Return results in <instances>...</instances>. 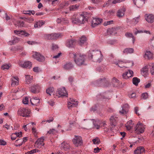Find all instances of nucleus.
Instances as JSON below:
<instances>
[{
	"label": "nucleus",
	"mask_w": 154,
	"mask_h": 154,
	"mask_svg": "<svg viewBox=\"0 0 154 154\" xmlns=\"http://www.w3.org/2000/svg\"><path fill=\"white\" fill-rule=\"evenodd\" d=\"M56 21L57 23H60L62 24H66L69 23L68 19L64 18L62 17L57 18L56 20Z\"/></svg>",
	"instance_id": "nucleus-14"
},
{
	"label": "nucleus",
	"mask_w": 154,
	"mask_h": 154,
	"mask_svg": "<svg viewBox=\"0 0 154 154\" xmlns=\"http://www.w3.org/2000/svg\"><path fill=\"white\" fill-rule=\"evenodd\" d=\"M16 27H24V22L21 20H18L14 23Z\"/></svg>",
	"instance_id": "nucleus-31"
},
{
	"label": "nucleus",
	"mask_w": 154,
	"mask_h": 154,
	"mask_svg": "<svg viewBox=\"0 0 154 154\" xmlns=\"http://www.w3.org/2000/svg\"><path fill=\"white\" fill-rule=\"evenodd\" d=\"M110 0H109L108 2H106L103 5L102 7H106L108 6L109 5H110L111 3L110 2Z\"/></svg>",
	"instance_id": "nucleus-52"
},
{
	"label": "nucleus",
	"mask_w": 154,
	"mask_h": 154,
	"mask_svg": "<svg viewBox=\"0 0 154 154\" xmlns=\"http://www.w3.org/2000/svg\"><path fill=\"white\" fill-rule=\"evenodd\" d=\"M22 102L24 104H28L29 102L28 98L27 97H25L23 99Z\"/></svg>",
	"instance_id": "nucleus-51"
},
{
	"label": "nucleus",
	"mask_w": 154,
	"mask_h": 154,
	"mask_svg": "<svg viewBox=\"0 0 154 154\" xmlns=\"http://www.w3.org/2000/svg\"><path fill=\"white\" fill-rule=\"evenodd\" d=\"M98 120H94L93 122L94 128H96L97 129H99L100 128V125H99L97 122H98Z\"/></svg>",
	"instance_id": "nucleus-47"
},
{
	"label": "nucleus",
	"mask_w": 154,
	"mask_h": 154,
	"mask_svg": "<svg viewBox=\"0 0 154 154\" xmlns=\"http://www.w3.org/2000/svg\"><path fill=\"white\" fill-rule=\"evenodd\" d=\"M78 104L77 101H75L73 98H69L68 102L67 107L69 109H70L72 107H76Z\"/></svg>",
	"instance_id": "nucleus-7"
},
{
	"label": "nucleus",
	"mask_w": 154,
	"mask_h": 154,
	"mask_svg": "<svg viewBox=\"0 0 154 154\" xmlns=\"http://www.w3.org/2000/svg\"><path fill=\"white\" fill-rule=\"evenodd\" d=\"M40 89V87L37 84L34 85L31 88V91L33 93L38 92Z\"/></svg>",
	"instance_id": "nucleus-22"
},
{
	"label": "nucleus",
	"mask_w": 154,
	"mask_h": 154,
	"mask_svg": "<svg viewBox=\"0 0 154 154\" xmlns=\"http://www.w3.org/2000/svg\"><path fill=\"white\" fill-rule=\"evenodd\" d=\"M88 57L92 61L100 63L103 59V56L101 52L98 50L89 51L88 52Z\"/></svg>",
	"instance_id": "nucleus-2"
},
{
	"label": "nucleus",
	"mask_w": 154,
	"mask_h": 154,
	"mask_svg": "<svg viewBox=\"0 0 154 154\" xmlns=\"http://www.w3.org/2000/svg\"><path fill=\"white\" fill-rule=\"evenodd\" d=\"M44 140V137H42L38 139L35 142V144L37 145H42L44 146V143H43Z\"/></svg>",
	"instance_id": "nucleus-29"
},
{
	"label": "nucleus",
	"mask_w": 154,
	"mask_h": 154,
	"mask_svg": "<svg viewBox=\"0 0 154 154\" xmlns=\"http://www.w3.org/2000/svg\"><path fill=\"white\" fill-rule=\"evenodd\" d=\"M149 68V65L143 68L141 70V73L143 76H146L148 74V69Z\"/></svg>",
	"instance_id": "nucleus-26"
},
{
	"label": "nucleus",
	"mask_w": 154,
	"mask_h": 154,
	"mask_svg": "<svg viewBox=\"0 0 154 154\" xmlns=\"http://www.w3.org/2000/svg\"><path fill=\"white\" fill-rule=\"evenodd\" d=\"M58 48V46L55 44H53L52 45V49L53 51L57 50Z\"/></svg>",
	"instance_id": "nucleus-54"
},
{
	"label": "nucleus",
	"mask_w": 154,
	"mask_h": 154,
	"mask_svg": "<svg viewBox=\"0 0 154 154\" xmlns=\"http://www.w3.org/2000/svg\"><path fill=\"white\" fill-rule=\"evenodd\" d=\"M30 111V110L26 108H21L17 112L18 115L23 117H28L29 116Z\"/></svg>",
	"instance_id": "nucleus-4"
},
{
	"label": "nucleus",
	"mask_w": 154,
	"mask_h": 154,
	"mask_svg": "<svg viewBox=\"0 0 154 154\" xmlns=\"http://www.w3.org/2000/svg\"><path fill=\"white\" fill-rule=\"evenodd\" d=\"M146 20L149 23H152L154 21V15L152 14H147L145 17Z\"/></svg>",
	"instance_id": "nucleus-15"
},
{
	"label": "nucleus",
	"mask_w": 154,
	"mask_h": 154,
	"mask_svg": "<svg viewBox=\"0 0 154 154\" xmlns=\"http://www.w3.org/2000/svg\"><path fill=\"white\" fill-rule=\"evenodd\" d=\"M125 11V8L123 7L122 8L118 10L116 14L117 16L119 18L122 17L124 15V12Z\"/></svg>",
	"instance_id": "nucleus-20"
},
{
	"label": "nucleus",
	"mask_w": 154,
	"mask_h": 154,
	"mask_svg": "<svg viewBox=\"0 0 154 154\" xmlns=\"http://www.w3.org/2000/svg\"><path fill=\"white\" fill-rule=\"evenodd\" d=\"M93 143L95 144H98L100 143V140L98 137H96L92 140Z\"/></svg>",
	"instance_id": "nucleus-49"
},
{
	"label": "nucleus",
	"mask_w": 154,
	"mask_h": 154,
	"mask_svg": "<svg viewBox=\"0 0 154 154\" xmlns=\"http://www.w3.org/2000/svg\"><path fill=\"white\" fill-rule=\"evenodd\" d=\"M142 97L144 99H147L148 97V94L146 93H145L142 94Z\"/></svg>",
	"instance_id": "nucleus-53"
},
{
	"label": "nucleus",
	"mask_w": 154,
	"mask_h": 154,
	"mask_svg": "<svg viewBox=\"0 0 154 154\" xmlns=\"http://www.w3.org/2000/svg\"><path fill=\"white\" fill-rule=\"evenodd\" d=\"M14 32L15 34L19 36L24 35L25 36H28L29 35V34L22 30H14Z\"/></svg>",
	"instance_id": "nucleus-24"
},
{
	"label": "nucleus",
	"mask_w": 154,
	"mask_h": 154,
	"mask_svg": "<svg viewBox=\"0 0 154 154\" xmlns=\"http://www.w3.org/2000/svg\"><path fill=\"white\" fill-rule=\"evenodd\" d=\"M140 16L137 17L133 18L131 21L133 25H136L137 24L140 20Z\"/></svg>",
	"instance_id": "nucleus-43"
},
{
	"label": "nucleus",
	"mask_w": 154,
	"mask_h": 154,
	"mask_svg": "<svg viewBox=\"0 0 154 154\" xmlns=\"http://www.w3.org/2000/svg\"><path fill=\"white\" fill-rule=\"evenodd\" d=\"M112 22H113V21H112V20L106 21L104 23V26H106L108 25H109L111 24H112Z\"/></svg>",
	"instance_id": "nucleus-56"
},
{
	"label": "nucleus",
	"mask_w": 154,
	"mask_h": 154,
	"mask_svg": "<svg viewBox=\"0 0 154 154\" xmlns=\"http://www.w3.org/2000/svg\"><path fill=\"white\" fill-rule=\"evenodd\" d=\"M145 152V149L143 146L137 147L134 151L135 154H141Z\"/></svg>",
	"instance_id": "nucleus-25"
},
{
	"label": "nucleus",
	"mask_w": 154,
	"mask_h": 154,
	"mask_svg": "<svg viewBox=\"0 0 154 154\" xmlns=\"http://www.w3.org/2000/svg\"><path fill=\"white\" fill-rule=\"evenodd\" d=\"M11 66L10 64H4L2 66V69L3 70L8 69Z\"/></svg>",
	"instance_id": "nucleus-48"
},
{
	"label": "nucleus",
	"mask_w": 154,
	"mask_h": 154,
	"mask_svg": "<svg viewBox=\"0 0 154 154\" xmlns=\"http://www.w3.org/2000/svg\"><path fill=\"white\" fill-rule=\"evenodd\" d=\"M52 39H56L62 36L61 34L58 33H52L51 34Z\"/></svg>",
	"instance_id": "nucleus-33"
},
{
	"label": "nucleus",
	"mask_w": 154,
	"mask_h": 154,
	"mask_svg": "<svg viewBox=\"0 0 154 154\" xmlns=\"http://www.w3.org/2000/svg\"><path fill=\"white\" fill-rule=\"evenodd\" d=\"M14 134H15L17 137H21L22 136V133L21 132L20 133H15Z\"/></svg>",
	"instance_id": "nucleus-63"
},
{
	"label": "nucleus",
	"mask_w": 154,
	"mask_h": 154,
	"mask_svg": "<svg viewBox=\"0 0 154 154\" xmlns=\"http://www.w3.org/2000/svg\"><path fill=\"white\" fill-rule=\"evenodd\" d=\"M144 57L146 59L150 60L152 58L153 54L150 51H146L144 56Z\"/></svg>",
	"instance_id": "nucleus-23"
},
{
	"label": "nucleus",
	"mask_w": 154,
	"mask_h": 154,
	"mask_svg": "<svg viewBox=\"0 0 154 154\" xmlns=\"http://www.w3.org/2000/svg\"><path fill=\"white\" fill-rule=\"evenodd\" d=\"M136 94L135 93H132L131 94L129 95V97L130 98H134L136 97Z\"/></svg>",
	"instance_id": "nucleus-57"
},
{
	"label": "nucleus",
	"mask_w": 154,
	"mask_h": 154,
	"mask_svg": "<svg viewBox=\"0 0 154 154\" xmlns=\"http://www.w3.org/2000/svg\"><path fill=\"white\" fill-rule=\"evenodd\" d=\"M133 2L138 8H140L144 3V0H134Z\"/></svg>",
	"instance_id": "nucleus-18"
},
{
	"label": "nucleus",
	"mask_w": 154,
	"mask_h": 154,
	"mask_svg": "<svg viewBox=\"0 0 154 154\" xmlns=\"http://www.w3.org/2000/svg\"><path fill=\"white\" fill-rule=\"evenodd\" d=\"M113 63H115L117 65H118L119 67L121 68L125 67L123 65H122V64H124L125 63L124 61L119 60L118 62L117 61V62H115V61H114Z\"/></svg>",
	"instance_id": "nucleus-39"
},
{
	"label": "nucleus",
	"mask_w": 154,
	"mask_h": 154,
	"mask_svg": "<svg viewBox=\"0 0 154 154\" xmlns=\"http://www.w3.org/2000/svg\"><path fill=\"white\" fill-rule=\"evenodd\" d=\"M69 145L67 143L64 142L62 143L61 144V148L63 149L64 150H66L69 148Z\"/></svg>",
	"instance_id": "nucleus-27"
},
{
	"label": "nucleus",
	"mask_w": 154,
	"mask_h": 154,
	"mask_svg": "<svg viewBox=\"0 0 154 154\" xmlns=\"http://www.w3.org/2000/svg\"><path fill=\"white\" fill-rule=\"evenodd\" d=\"M134 50L133 48H128L125 49L123 51L124 53L128 54V53H132L133 52Z\"/></svg>",
	"instance_id": "nucleus-38"
},
{
	"label": "nucleus",
	"mask_w": 154,
	"mask_h": 154,
	"mask_svg": "<svg viewBox=\"0 0 154 154\" xmlns=\"http://www.w3.org/2000/svg\"><path fill=\"white\" fill-rule=\"evenodd\" d=\"M54 91V89L53 87H50L46 89V93L49 95L51 96Z\"/></svg>",
	"instance_id": "nucleus-42"
},
{
	"label": "nucleus",
	"mask_w": 154,
	"mask_h": 154,
	"mask_svg": "<svg viewBox=\"0 0 154 154\" xmlns=\"http://www.w3.org/2000/svg\"><path fill=\"white\" fill-rule=\"evenodd\" d=\"M19 41V39L17 37H14L13 40H12V42L10 41L8 42L9 44L12 45V44H14L15 43H16Z\"/></svg>",
	"instance_id": "nucleus-44"
},
{
	"label": "nucleus",
	"mask_w": 154,
	"mask_h": 154,
	"mask_svg": "<svg viewBox=\"0 0 154 154\" xmlns=\"http://www.w3.org/2000/svg\"><path fill=\"white\" fill-rule=\"evenodd\" d=\"M87 13L85 12L79 13L77 15H74L72 18V23L79 24L84 23L87 20Z\"/></svg>",
	"instance_id": "nucleus-3"
},
{
	"label": "nucleus",
	"mask_w": 154,
	"mask_h": 154,
	"mask_svg": "<svg viewBox=\"0 0 154 154\" xmlns=\"http://www.w3.org/2000/svg\"><path fill=\"white\" fill-rule=\"evenodd\" d=\"M30 102L32 105L37 106L39 105L40 100L38 97H34L31 100Z\"/></svg>",
	"instance_id": "nucleus-16"
},
{
	"label": "nucleus",
	"mask_w": 154,
	"mask_h": 154,
	"mask_svg": "<svg viewBox=\"0 0 154 154\" xmlns=\"http://www.w3.org/2000/svg\"><path fill=\"white\" fill-rule=\"evenodd\" d=\"M73 142L75 145L77 146L81 145L82 144V137L79 136H75Z\"/></svg>",
	"instance_id": "nucleus-8"
},
{
	"label": "nucleus",
	"mask_w": 154,
	"mask_h": 154,
	"mask_svg": "<svg viewBox=\"0 0 154 154\" xmlns=\"http://www.w3.org/2000/svg\"><path fill=\"white\" fill-rule=\"evenodd\" d=\"M48 103L49 104L52 106H54L55 105V103L52 100H50L48 101Z\"/></svg>",
	"instance_id": "nucleus-58"
},
{
	"label": "nucleus",
	"mask_w": 154,
	"mask_h": 154,
	"mask_svg": "<svg viewBox=\"0 0 154 154\" xmlns=\"http://www.w3.org/2000/svg\"><path fill=\"white\" fill-rule=\"evenodd\" d=\"M140 82V79L138 78L137 77H134L132 79V82L133 84L137 86L138 85V83Z\"/></svg>",
	"instance_id": "nucleus-41"
},
{
	"label": "nucleus",
	"mask_w": 154,
	"mask_h": 154,
	"mask_svg": "<svg viewBox=\"0 0 154 154\" xmlns=\"http://www.w3.org/2000/svg\"><path fill=\"white\" fill-rule=\"evenodd\" d=\"M44 24V22L42 21H39L37 22L35 24L34 26L35 28H39Z\"/></svg>",
	"instance_id": "nucleus-35"
},
{
	"label": "nucleus",
	"mask_w": 154,
	"mask_h": 154,
	"mask_svg": "<svg viewBox=\"0 0 154 154\" xmlns=\"http://www.w3.org/2000/svg\"><path fill=\"white\" fill-rule=\"evenodd\" d=\"M57 132L54 129H50L47 132V134H55Z\"/></svg>",
	"instance_id": "nucleus-55"
},
{
	"label": "nucleus",
	"mask_w": 154,
	"mask_h": 154,
	"mask_svg": "<svg viewBox=\"0 0 154 154\" xmlns=\"http://www.w3.org/2000/svg\"><path fill=\"white\" fill-rule=\"evenodd\" d=\"M33 57L38 61L43 62L45 60V57L38 52H35L33 55Z\"/></svg>",
	"instance_id": "nucleus-9"
},
{
	"label": "nucleus",
	"mask_w": 154,
	"mask_h": 154,
	"mask_svg": "<svg viewBox=\"0 0 154 154\" xmlns=\"http://www.w3.org/2000/svg\"><path fill=\"white\" fill-rule=\"evenodd\" d=\"M93 3L94 4H98L102 2L103 0H91Z\"/></svg>",
	"instance_id": "nucleus-59"
},
{
	"label": "nucleus",
	"mask_w": 154,
	"mask_h": 154,
	"mask_svg": "<svg viewBox=\"0 0 154 154\" xmlns=\"http://www.w3.org/2000/svg\"><path fill=\"white\" fill-rule=\"evenodd\" d=\"M76 45V41L74 40L68 39L66 42V46L69 48H73Z\"/></svg>",
	"instance_id": "nucleus-10"
},
{
	"label": "nucleus",
	"mask_w": 154,
	"mask_h": 154,
	"mask_svg": "<svg viewBox=\"0 0 154 154\" xmlns=\"http://www.w3.org/2000/svg\"><path fill=\"white\" fill-rule=\"evenodd\" d=\"M69 56L70 58L74 59L75 63L77 65L81 66L85 64V55L71 52L69 54Z\"/></svg>",
	"instance_id": "nucleus-1"
},
{
	"label": "nucleus",
	"mask_w": 154,
	"mask_h": 154,
	"mask_svg": "<svg viewBox=\"0 0 154 154\" xmlns=\"http://www.w3.org/2000/svg\"><path fill=\"white\" fill-rule=\"evenodd\" d=\"M26 82L27 84H30L32 81V76L29 75H25Z\"/></svg>",
	"instance_id": "nucleus-34"
},
{
	"label": "nucleus",
	"mask_w": 154,
	"mask_h": 154,
	"mask_svg": "<svg viewBox=\"0 0 154 154\" xmlns=\"http://www.w3.org/2000/svg\"><path fill=\"white\" fill-rule=\"evenodd\" d=\"M128 104H125L122 106L121 110L119 111V113L122 114H125L128 112Z\"/></svg>",
	"instance_id": "nucleus-17"
},
{
	"label": "nucleus",
	"mask_w": 154,
	"mask_h": 154,
	"mask_svg": "<svg viewBox=\"0 0 154 154\" xmlns=\"http://www.w3.org/2000/svg\"><path fill=\"white\" fill-rule=\"evenodd\" d=\"M118 118L116 116H113L111 117L110 118V122L111 124L113 126H115L117 124L118 121Z\"/></svg>",
	"instance_id": "nucleus-19"
},
{
	"label": "nucleus",
	"mask_w": 154,
	"mask_h": 154,
	"mask_svg": "<svg viewBox=\"0 0 154 154\" xmlns=\"http://www.w3.org/2000/svg\"><path fill=\"white\" fill-rule=\"evenodd\" d=\"M151 86V84L150 83H146L144 85V87L145 88H149Z\"/></svg>",
	"instance_id": "nucleus-60"
},
{
	"label": "nucleus",
	"mask_w": 154,
	"mask_h": 154,
	"mask_svg": "<svg viewBox=\"0 0 154 154\" xmlns=\"http://www.w3.org/2000/svg\"><path fill=\"white\" fill-rule=\"evenodd\" d=\"M144 125L140 122H138L135 128V131L137 134L143 133L144 131Z\"/></svg>",
	"instance_id": "nucleus-5"
},
{
	"label": "nucleus",
	"mask_w": 154,
	"mask_h": 154,
	"mask_svg": "<svg viewBox=\"0 0 154 154\" xmlns=\"http://www.w3.org/2000/svg\"><path fill=\"white\" fill-rule=\"evenodd\" d=\"M73 66V65L71 63H68L64 65L63 68L65 69H72Z\"/></svg>",
	"instance_id": "nucleus-30"
},
{
	"label": "nucleus",
	"mask_w": 154,
	"mask_h": 154,
	"mask_svg": "<svg viewBox=\"0 0 154 154\" xmlns=\"http://www.w3.org/2000/svg\"><path fill=\"white\" fill-rule=\"evenodd\" d=\"M133 126L132 122V120H130L128 121L126 125V127L128 130H130Z\"/></svg>",
	"instance_id": "nucleus-37"
},
{
	"label": "nucleus",
	"mask_w": 154,
	"mask_h": 154,
	"mask_svg": "<svg viewBox=\"0 0 154 154\" xmlns=\"http://www.w3.org/2000/svg\"><path fill=\"white\" fill-rule=\"evenodd\" d=\"M112 83L114 87H117L121 84L119 81L115 77L113 78Z\"/></svg>",
	"instance_id": "nucleus-28"
},
{
	"label": "nucleus",
	"mask_w": 154,
	"mask_h": 154,
	"mask_svg": "<svg viewBox=\"0 0 154 154\" xmlns=\"http://www.w3.org/2000/svg\"><path fill=\"white\" fill-rule=\"evenodd\" d=\"M149 68L150 69V72L152 75L154 74V63H149Z\"/></svg>",
	"instance_id": "nucleus-36"
},
{
	"label": "nucleus",
	"mask_w": 154,
	"mask_h": 154,
	"mask_svg": "<svg viewBox=\"0 0 154 154\" xmlns=\"http://www.w3.org/2000/svg\"><path fill=\"white\" fill-rule=\"evenodd\" d=\"M102 20L98 18H94L92 21L91 25L93 27H94L100 24L102 22Z\"/></svg>",
	"instance_id": "nucleus-13"
},
{
	"label": "nucleus",
	"mask_w": 154,
	"mask_h": 154,
	"mask_svg": "<svg viewBox=\"0 0 154 154\" xmlns=\"http://www.w3.org/2000/svg\"><path fill=\"white\" fill-rule=\"evenodd\" d=\"M56 94L59 97L65 96L67 97L68 94L66 92L65 88L64 87L60 88L58 89Z\"/></svg>",
	"instance_id": "nucleus-6"
},
{
	"label": "nucleus",
	"mask_w": 154,
	"mask_h": 154,
	"mask_svg": "<svg viewBox=\"0 0 154 154\" xmlns=\"http://www.w3.org/2000/svg\"><path fill=\"white\" fill-rule=\"evenodd\" d=\"M133 76V72L131 70H128L125 73H123L122 77L123 78L125 79H127L129 77Z\"/></svg>",
	"instance_id": "nucleus-12"
},
{
	"label": "nucleus",
	"mask_w": 154,
	"mask_h": 154,
	"mask_svg": "<svg viewBox=\"0 0 154 154\" xmlns=\"http://www.w3.org/2000/svg\"><path fill=\"white\" fill-rule=\"evenodd\" d=\"M33 71L35 72H38L40 70V69L38 67H35L33 68Z\"/></svg>",
	"instance_id": "nucleus-61"
},
{
	"label": "nucleus",
	"mask_w": 154,
	"mask_h": 154,
	"mask_svg": "<svg viewBox=\"0 0 154 154\" xmlns=\"http://www.w3.org/2000/svg\"><path fill=\"white\" fill-rule=\"evenodd\" d=\"M51 35V34H45L43 36V38L45 39H52Z\"/></svg>",
	"instance_id": "nucleus-45"
},
{
	"label": "nucleus",
	"mask_w": 154,
	"mask_h": 154,
	"mask_svg": "<svg viewBox=\"0 0 154 154\" xmlns=\"http://www.w3.org/2000/svg\"><path fill=\"white\" fill-rule=\"evenodd\" d=\"M34 20L32 17H29L26 18V21L29 23H32Z\"/></svg>",
	"instance_id": "nucleus-50"
},
{
	"label": "nucleus",
	"mask_w": 154,
	"mask_h": 154,
	"mask_svg": "<svg viewBox=\"0 0 154 154\" xmlns=\"http://www.w3.org/2000/svg\"><path fill=\"white\" fill-rule=\"evenodd\" d=\"M87 41V38L85 36H82L80 39L79 44L80 45H82L84 44Z\"/></svg>",
	"instance_id": "nucleus-32"
},
{
	"label": "nucleus",
	"mask_w": 154,
	"mask_h": 154,
	"mask_svg": "<svg viewBox=\"0 0 154 154\" xmlns=\"http://www.w3.org/2000/svg\"><path fill=\"white\" fill-rule=\"evenodd\" d=\"M6 144V143L5 141L0 140V145H5Z\"/></svg>",
	"instance_id": "nucleus-64"
},
{
	"label": "nucleus",
	"mask_w": 154,
	"mask_h": 154,
	"mask_svg": "<svg viewBox=\"0 0 154 154\" xmlns=\"http://www.w3.org/2000/svg\"><path fill=\"white\" fill-rule=\"evenodd\" d=\"M20 66L23 68H27L30 69L32 66V64L31 62L27 61L24 62H20Z\"/></svg>",
	"instance_id": "nucleus-11"
},
{
	"label": "nucleus",
	"mask_w": 154,
	"mask_h": 154,
	"mask_svg": "<svg viewBox=\"0 0 154 154\" xmlns=\"http://www.w3.org/2000/svg\"><path fill=\"white\" fill-rule=\"evenodd\" d=\"M125 36L128 38H131L133 40V43H134L135 39L134 37L133 36L132 33L129 32H127L125 33Z\"/></svg>",
	"instance_id": "nucleus-40"
},
{
	"label": "nucleus",
	"mask_w": 154,
	"mask_h": 154,
	"mask_svg": "<svg viewBox=\"0 0 154 154\" xmlns=\"http://www.w3.org/2000/svg\"><path fill=\"white\" fill-rule=\"evenodd\" d=\"M134 112L137 115H140L139 113L138 112V108L137 107H136L134 108Z\"/></svg>",
	"instance_id": "nucleus-62"
},
{
	"label": "nucleus",
	"mask_w": 154,
	"mask_h": 154,
	"mask_svg": "<svg viewBox=\"0 0 154 154\" xmlns=\"http://www.w3.org/2000/svg\"><path fill=\"white\" fill-rule=\"evenodd\" d=\"M11 86H14L18 85L19 83V79L17 77H12L11 78Z\"/></svg>",
	"instance_id": "nucleus-21"
},
{
	"label": "nucleus",
	"mask_w": 154,
	"mask_h": 154,
	"mask_svg": "<svg viewBox=\"0 0 154 154\" xmlns=\"http://www.w3.org/2000/svg\"><path fill=\"white\" fill-rule=\"evenodd\" d=\"M78 7L79 6L77 5H72L69 7V9L70 11H75L78 9Z\"/></svg>",
	"instance_id": "nucleus-46"
}]
</instances>
